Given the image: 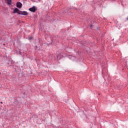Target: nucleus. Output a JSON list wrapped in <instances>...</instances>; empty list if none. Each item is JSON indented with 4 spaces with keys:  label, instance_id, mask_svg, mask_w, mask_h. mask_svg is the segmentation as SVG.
<instances>
[{
    "label": "nucleus",
    "instance_id": "f257e3e1",
    "mask_svg": "<svg viewBox=\"0 0 128 128\" xmlns=\"http://www.w3.org/2000/svg\"><path fill=\"white\" fill-rule=\"evenodd\" d=\"M18 14H22V16H28V12L26 11H20L18 12Z\"/></svg>",
    "mask_w": 128,
    "mask_h": 128
},
{
    "label": "nucleus",
    "instance_id": "f03ea898",
    "mask_svg": "<svg viewBox=\"0 0 128 128\" xmlns=\"http://www.w3.org/2000/svg\"><path fill=\"white\" fill-rule=\"evenodd\" d=\"M29 10L32 12H36V6H33L32 8H30Z\"/></svg>",
    "mask_w": 128,
    "mask_h": 128
},
{
    "label": "nucleus",
    "instance_id": "7ed1b4c3",
    "mask_svg": "<svg viewBox=\"0 0 128 128\" xmlns=\"http://www.w3.org/2000/svg\"><path fill=\"white\" fill-rule=\"evenodd\" d=\"M22 3H20V2H18L16 4L17 8H22Z\"/></svg>",
    "mask_w": 128,
    "mask_h": 128
},
{
    "label": "nucleus",
    "instance_id": "20e7f679",
    "mask_svg": "<svg viewBox=\"0 0 128 128\" xmlns=\"http://www.w3.org/2000/svg\"><path fill=\"white\" fill-rule=\"evenodd\" d=\"M20 12V10H18V8H16L14 10V14H18V12Z\"/></svg>",
    "mask_w": 128,
    "mask_h": 128
},
{
    "label": "nucleus",
    "instance_id": "39448f33",
    "mask_svg": "<svg viewBox=\"0 0 128 128\" xmlns=\"http://www.w3.org/2000/svg\"><path fill=\"white\" fill-rule=\"evenodd\" d=\"M8 0V4H12V0Z\"/></svg>",
    "mask_w": 128,
    "mask_h": 128
},
{
    "label": "nucleus",
    "instance_id": "423d86ee",
    "mask_svg": "<svg viewBox=\"0 0 128 128\" xmlns=\"http://www.w3.org/2000/svg\"><path fill=\"white\" fill-rule=\"evenodd\" d=\"M32 38H29V40H32Z\"/></svg>",
    "mask_w": 128,
    "mask_h": 128
},
{
    "label": "nucleus",
    "instance_id": "0eeeda50",
    "mask_svg": "<svg viewBox=\"0 0 128 128\" xmlns=\"http://www.w3.org/2000/svg\"><path fill=\"white\" fill-rule=\"evenodd\" d=\"M126 20H128V16L126 18Z\"/></svg>",
    "mask_w": 128,
    "mask_h": 128
},
{
    "label": "nucleus",
    "instance_id": "6e6552de",
    "mask_svg": "<svg viewBox=\"0 0 128 128\" xmlns=\"http://www.w3.org/2000/svg\"><path fill=\"white\" fill-rule=\"evenodd\" d=\"M0 103H1V104H2V102H1Z\"/></svg>",
    "mask_w": 128,
    "mask_h": 128
},
{
    "label": "nucleus",
    "instance_id": "1a4fd4ad",
    "mask_svg": "<svg viewBox=\"0 0 128 128\" xmlns=\"http://www.w3.org/2000/svg\"><path fill=\"white\" fill-rule=\"evenodd\" d=\"M92 26H91L90 28H92Z\"/></svg>",
    "mask_w": 128,
    "mask_h": 128
}]
</instances>
